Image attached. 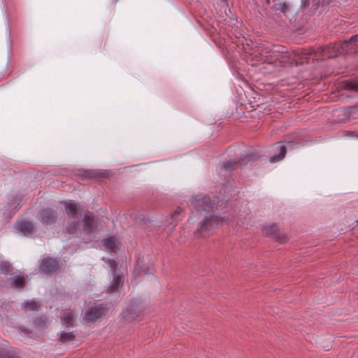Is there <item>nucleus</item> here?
I'll list each match as a JSON object with an SVG mask.
<instances>
[{"label":"nucleus","instance_id":"obj_1","mask_svg":"<svg viewBox=\"0 0 358 358\" xmlns=\"http://www.w3.org/2000/svg\"><path fill=\"white\" fill-rule=\"evenodd\" d=\"M358 34L351 36L348 40L343 41L341 44H334L325 47H318L317 48L305 49L301 51V60L298 62L296 59V64L308 62V59L324 60L333 58L337 56L340 50L347 53H353L355 52V47L357 45Z\"/></svg>","mask_w":358,"mask_h":358},{"label":"nucleus","instance_id":"obj_2","mask_svg":"<svg viewBox=\"0 0 358 358\" xmlns=\"http://www.w3.org/2000/svg\"><path fill=\"white\" fill-rule=\"evenodd\" d=\"M258 54L259 55V59H257V62H267L268 64L278 62L281 65L287 62L292 63V62L289 61L291 55L284 47L280 45H273L271 47H266Z\"/></svg>","mask_w":358,"mask_h":358},{"label":"nucleus","instance_id":"obj_3","mask_svg":"<svg viewBox=\"0 0 358 358\" xmlns=\"http://www.w3.org/2000/svg\"><path fill=\"white\" fill-rule=\"evenodd\" d=\"M223 219L215 215H210L202 220L197 230L194 232L196 238H206L214 233L218 226L222 224Z\"/></svg>","mask_w":358,"mask_h":358},{"label":"nucleus","instance_id":"obj_4","mask_svg":"<svg viewBox=\"0 0 358 358\" xmlns=\"http://www.w3.org/2000/svg\"><path fill=\"white\" fill-rule=\"evenodd\" d=\"M189 205L199 212H210L213 210L215 203L207 196L197 195L189 201Z\"/></svg>","mask_w":358,"mask_h":358},{"label":"nucleus","instance_id":"obj_5","mask_svg":"<svg viewBox=\"0 0 358 358\" xmlns=\"http://www.w3.org/2000/svg\"><path fill=\"white\" fill-rule=\"evenodd\" d=\"M38 220L45 225L55 224L57 220V213L50 208H45L41 210L38 214Z\"/></svg>","mask_w":358,"mask_h":358},{"label":"nucleus","instance_id":"obj_6","mask_svg":"<svg viewBox=\"0 0 358 358\" xmlns=\"http://www.w3.org/2000/svg\"><path fill=\"white\" fill-rule=\"evenodd\" d=\"M287 145H281L279 146V153L274 155L270 157V162L275 163L282 160L286 154L287 148L294 149L301 144L299 141H288L286 142Z\"/></svg>","mask_w":358,"mask_h":358},{"label":"nucleus","instance_id":"obj_7","mask_svg":"<svg viewBox=\"0 0 358 358\" xmlns=\"http://www.w3.org/2000/svg\"><path fill=\"white\" fill-rule=\"evenodd\" d=\"M82 231L87 235L90 236L96 230L94 217L92 213L87 211L85 213L83 220Z\"/></svg>","mask_w":358,"mask_h":358},{"label":"nucleus","instance_id":"obj_8","mask_svg":"<svg viewBox=\"0 0 358 358\" xmlns=\"http://www.w3.org/2000/svg\"><path fill=\"white\" fill-rule=\"evenodd\" d=\"M59 267V262L57 259L48 257L43 259V260L41 261V265L39 266V270L42 273L50 274L53 272L57 271Z\"/></svg>","mask_w":358,"mask_h":358},{"label":"nucleus","instance_id":"obj_9","mask_svg":"<svg viewBox=\"0 0 358 358\" xmlns=\"http://www.w3.org/2000/svg\"><path fill=\"white\" fill-rule=\"evenodd\" d=\"M106 311L104 304H99L94 307H92L85 315V319L90 322H94L101 317Z\"/></svg>","mask_w":358,"mask_h":358},{"label":"nucleus","instance_id":"obj_10","mask_svg":"<svg viewBox=\"0 0 358 358\" xmlns=\"http://www.w3.org/2000/svg\"><path fill=\"white\" fill-rule=\"evenodd\" d=\"M263 231L266 236L273 237L274 239H276L281 243L285 242L286 241V236L279 232L278 226L275 224L266 226L264 228Z\"/></svg>","mask_w":358,"mask_h":358},{"label":"nucleus","instance_id":"obj_11","mask_svg":"<svg viewBox=\"0 0 358 358\" xmlns=\"http://www.w3.org/2000/svg\"><path fill=\"white\" fill-rule=\"evenodd\" d=\"M10 286L13 289L22 290L26 285V279L22 275H17L8 279Z\"/></svg>","mask_w":358,"mask_h":358},{"label":"nucleus","instance_id":"obj_12","mask_svg":"<svg viewBox=\"0 0 358 358\" xmlns=\"http://www.w3.org/2000/svg\"><path fill=\"white\" fill-rule=\"evenodd\" d=\"M123 285V280L121 275L113 273V280L108 287L107 292L113 293L119 290Z\"/></svg>","mask_w":358,"mask_h":358},{"label":"nucleus","instance_id":"obj_13","mask_svg":"<svg viewBox=\"0 0 358 358\" xmlns=\"http://www.w3.org/2000/svg\"><path fill=\"white\" fill-rule=\"evenodd\" d=\"M65 210L66 213V215L69 218L76 220L78 219L79 216V210L77 204L71 201L69 203H65Z\"/></svg>","mask_w":358,"mask_h":358},{"label":"nucleus","instance_id":"obj_14","mask_svg":"<svg viewBox=\"0 0 358 358\" xmlns=\"http://www.w3.org/2000/svg\"><path fill=\"white\" fill-rule=\"evenodd\" d=\"M15 228L22 233L32 234L35 231L34 224L28 221H21L16 223Z\"/></svg>","mask_w":358,"mask_h":358},{"label":"nucleus","instance_id":"obj_15","mask_svg":"<svg viewBox=\"0 0 358 358\" xmlns=\"http://www.w3.org/2000/svg\"><path fill=\"white\" fill-rule=\"evenodd\" d=\"M0 358H20L14 348H0Z\"/></svg>","mask_w":358,"mask_h":358},{"label":"nucleus","instance_id":"obj_16","mask_svg":"<svg viewBox=\"0 0 358 358\" xmlns=\"http://www.w3.org/2000/svg\"><path fill=\"white\" fill-rule=\"evenodd\" d=\"M0 274L5 275H13L14 267L13 264L6 260L0 261Z\"/></svg>","mask_w":358,"mask_h":358},{"label":"nucleus","instance_id":"obj_17","mask_svg":"<svg viewBox=\"0 0 358 358\" xmlns=\"http://www.w3.org/2000/svg\"><path fill=\"white\" fill-rule=\"evenodd\" d=\"M62 324L66 327H72L73 324V314L71 311L64 312L61 317Z\"/></svg>","mask_w":358,"mask_h":358},{"label":"nucleus","instance_id":"obj_18","mask_svg":"<svg viewBox=\"0 0 358 358\" xmlns=\"http://www.w3.org/2000/svg\"><path fill=\"white\" fill-rule=\"evenodd\" d=\"M80 229V221L73 220L66 224V231L69 234H75Z\"/></svg>","mask_w":358,"mask_h":358},{"label":"nucleus","instance_id":"obj_19","mask_svg":"<svg viewBox=\"0 0 358 358\" xmlns=\"http://www.w3.org/2000/svg\"><path fill=\"white\" fill-rule=\"evenodd\" d=\"M75 338H76V336L73 331H71V332L62 331L60 334L59 340L61 343H65L73 341L75 339Z\"/></svg>","mask_w":358,"mask_h":358},{"label":"nucleus","instance_id":"obj_20","mask_svg":"<svg viewBox=\"0 0 358 358\" xmlns=\"http://www.w3.org/2000/svg\"><path fill=\"white\" fill-rule=\"evenodd\" d=\"M22 308L25 311L27 310H36L38 308V305L35 301H25L22 304Z\"/></svg>","mask_w":358,"mask_h":358},{"label":"nucleus","instance_id":"obj_21","mask_svg":"<svg viewBox=\"0 0 358 358\" xmlns=\"http://www.w3.org/2000/svg\"><path fill=\"white\" fill-rule=\"evenodd\" d=\"M136 270L138 269L140 273H142L143 274H152L155 271V268L152 264H150L148 266H138L136 268Z\"/></svg>","mask_w":358,"mask_h":358},{"label":"nucleus","instance_id":"obj_22","mask_svg":"<svg viewBox=\"0 0 358 358\" xmlns=\"http://www.w3.org/2000/svg\"><path fill=\"white\" fill-rule=\"evenodd\" d=\"M134 219L138 224L141 225L142 227H145L148 223H150V220L143 215L139 216H134Z\"/></svg>","mask_w":358,"mask_h":358},{"label":"nucleus","instance_id":"obj_23","mask_svg":"<svg viewBox=\"0 0 358 358\" xmlns=\"http://www.w3.org/2000/svg\"><path fill=\"white\" fill-rule=\"evenodd\" d=\"M273 9L275 11H280L284 14H286L289 10V8L285 2H279L273 6Z\"/></svg>","mask_w":358,"mask_h":358},{"label":"nucleus","instance_id":"obj_24","mask_svg":"<svg viewBox=\"0 0 358 358\" xmlns=\"http://www.w3.org/2000/svg\"><path fill=\"white\" fill-rule=\"evenodd\" d=\"M103 245L110 250L115 248V242L113 237H109L103 240Z\"/></svg>","mask_w":358,"mask_h":358},{"label":"nucleus","instance_id":"obj_25","mask_svg":"<svg viewBox=\"0 0 358 358\" xmlns=\"http://www.w3.org/2000/svg\"><path fill=\"white\" fill-rule=\"evenodd\" d=\"M259 155H257L255 153L250 152L248 155H246L243 158L241 157V161L243 162V163L247 164L248 162L250 161H255L258 159Z\"/></svg>","mask_w":358,"mask_h":358},{"label":"nucleus","instance_id":"obj_26","mask_svg":"<svg viewBox=\"0 0 358 358\" xmlns=\"http://www.w3.org/2000/svg\"><path fill=\"white\" fill-rule=\"evenodd\" d=\"M35 327L44 329L45 327V320L42 317H36L34 320Z\"/></svg>","mask_w":358,"mask_h":358},{"label":"nucleus","instance_id":"obj_27","mask_svg":"<svg viewBox=\"0 0 358 358\" xmlns=\"http://www.w3.org/2000/svg\"><path fill=\"white\" fill-rule=\"evenodd\" d=\"M345 88L348 90L358 92V81L357 82H347L345 84Z\"/></svg>","mask_w":358,"mask_h":358},{"label":"nucleus","instance_id":"obj_28","mask_svg":"<svg viewBox=\"0 0 358 358\" xmlns=\"http://www.w3.org/2000/svg\"><path fill=\"white\" fill-rule=\"evenodd\" d=\"M236 164H237V162L229 161V162H227L224 163L222 167L225 170L231 171V170H233L235 168Z\"/></svg>","mask_w":358,"mask_h":358},{"label":"nucleus","instance_id":"obj_29","mask_svg":"<svg viewBox=\"0 0 358 358\" xmlns=\"http://www.w3.org/2000/svg\"><path fill=\"white\" fill-rule=\"evenodd\" d=\"M331 2V0H313V3L316 6V8L320 6H327L329 3Z\"/></svg>","mask_w":358,"mask_h":358},{"label":"nucleus","instance_id":"obj_30","mask_svg":"<svg viewBox=\"0 0 358 358\" xmlns=\"http://www.w3.org/2000/svg\"><path fill=\"white\" fill-rule=\"evenodd\" d=\"M83 176H85V178H93L96 176V172L93 170L84 171Z\"/></svg>","mask_w":358,"mask_h":358},{"label":"nucleus","instance_id":"obj_31","mask_svg":"<svg viewBox=\"0 0 358 358\" xmlns=\"http://www.w3.org/2000/svg\"><path fill=\"white\" fill-rule=\"evenodd\" d=\"M108 264H109L110 267L113 270L114 273L115 272V270L117 268L118 263L115 259H109L108 261Z\"/></svg>","mask_w":358,"mask_h":358},{"label":"nucleus","instance_id":"obj_32","mask_svg":"<svg viewBox=\"0 0 358 358\" xmlns=\"http://www.w3.org/2000/svg\"><path fill=\"white\" fill-rule=\"evenodd\" d=\"M181 212V210H176V211H174V213L172 215V218L173 219L174 221L178 220V217Z\"/></svg>","mask_w":358,"mask_h":358},{"label":"nucleus","instance_id":"obj_33","mask_svg":"<svg viewBox=\"0 0 358 358\" xmlns=\"http://www.w3.org/2000/svg\"><path fill=\"white\" fill-rule=\"evenodd\" d=\"M124 317L127 320H129V321H131V320H136V317H134V315H133L132 313H128L127 315H124Z\"/></svg>","mask_w":358,"mask_h":358},{"label":"nucleus","instance_id":"obj_34","mask_svg":"<svg viewBox=\"0 0 358 358\" xmlns=\"http://www.w3.org/2000/svg\"><path fill=\"white\" fill-rule=\"evenodd\" d=\"M301 6L308 7L309 6V0H301Z\"/></svg>","mask_w":358,"mask_h":358},{"label":"nucleus","instance_id":"obj_35","mask_svg":"<svg viewBox=\"0 0 358 358\" xmlns=\"http://www.w3.org/2000/svg\"><path fill=\"white\" fill-rule=\"evenodd\" d=\"M275 1V0H273V1ZM265 1H266V5H268H268H270V3H271V0H265Z\"/></svg>","mask_w":358,"mask_h":358},{"label":"nucleus","instance_id":"obj_36","mask_svg":"<svg viewBox=\"0 0 358 358\" xmlns=\"http://www.w3.org/2000/svg\"><path fill=\"white\" fill-rule=\"evenodd\" d=\"M3 303L5 305H6V306H10V302H7V303L4 302Z\"/></svg>","mask_w":358,"mask_h":358},{"label":"nucleus","instance_id":"obj_37","mask_svg":"<svg viewBox=\"0 0 358 358\" xmlns=\"http://www.w3.org/2000/svg\"><path fill=\"white\" fill-rule=\"evenodd\" d=\"M223 1L227 2V0H223Z\"/></svg>","mask_w":358,"mask_h":358},{"label":"nucleus","instance_id":"obj_38","mask_svg":"<svg viewBox=\"0 0 358 358\" xmlns=\"http://www.w3.org/2000/svg\"><path fill=\"white\" fill-rule=\"evenodd\" d=\"M357 224H358V220H357Z\"/></svg>","mask_w":358,"mask_h":358}]
</instances>
